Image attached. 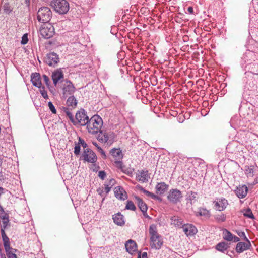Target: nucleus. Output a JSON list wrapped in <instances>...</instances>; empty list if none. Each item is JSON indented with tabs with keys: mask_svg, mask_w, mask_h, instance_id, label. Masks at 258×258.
Masks as SVG:
<instances>
[{
	"mask_svg": "<svg viewBox=\"0 0 258 258\" xmlns=\"http://www.w3.org/2000/svg\"><path fill=\"white\" fill-rule=\"evenodd\" d=\"M247 187L245 185H242L237 187L235 193L239 198H243L247 195Z\"/></svg>",
	"mask_w": 258,
	"mask_h": 258,
	"instance_id": "dca6fc26",
	"label": "nucleus"
},
{
	"mask_svg": "<svg viewBox=\"0 0 258 258\" xmlns=\"http://www.w3.org/2000/svg\"><path fill=\"white\" fill-rule=\"evenodd\" d=\"M51 5L54 10L60 14H64L68 12L70 7L66 0H53Z\"/></svg>",
	"mask_w": 258,
	"mask_h": 258,
	"instance_id": "20e7f679",
	"label": "nucleus"
},
{
	"mask_svg": "<svg viewBox=\"0 0 258 258\" xmlns=\"http://www.w3.org/2000/svg\"><path fill=\"white\" fill-rule=\"evenodd\" d=\"M25 3L27 5L29 6L30 4V0H25Z\"/></svg>",
	"mask_w": 258,
	"mask_h": 258,
	"instance_id": "e2e57ef3",
	"label": "nucleus"
},
{
	"mask_svg": "<svg viewBox=\"0 0 258 258\" xmlns=\"http://www.w3.org/2000/svg\"><path fill=\"white\" fill-rule=\"evenodd\" d=\"M115 183V180L114 179L111 178L109 180L108 183L107 184L109 185V186H111V187H112L114 185Z\"/></svg>",
	"mask_w": 258,
	"mask_h": 258,
	"instance_id": "864d4df0",
	"label": "nucleus"
},
{
	"mask_svg": "<svg viewBox=\"0 0 258 258\" xmlns=\"http://www.w3.org/2000/svg\"><path fill=\"white\" fill-rule=\"evenodd\" d=\"M142 258H148V254H147V253L145 252H143V254H142Z\"/></svg>",
	"mask_w": 258,
	"mask_h": 258,
	"instance_id": "4d7b16f0",
	"label": "nucleus"
},
{
	"mask_svg": "<svg viewBox=\"0 0 258 258\" xmlns=\"http://www.w3.org/2000/svg\"><path fill=\"white\" fill-rule=\"evenodd\" d=\"M28 38L27 34H25L23 35L22 37V40L21 41V43L23 45H25L28 43Z\"/></svg>",
	"mask_w": 258,
	"mask_h": 258,
	"instance_id": "ea45409f",
	"label": "nucleus"
},
{
	"mask_svg": "<svg viewBox=\"0 0 258 258\" xmlns=\"http://www.w3.org/2000/svg\"><path fill=\"white\" fill-rule=\"evenodd\" d=\"M93 144L96 147H97V148L98 149V147H100L98 145V144L96 143V142H93Z\"/></svg>",
	"mask_w": 258,
	"mask_h": 258,
	"instance_id": "680f3d73",
	"label": "nucleus"
},
{
	"mask_svg": "<svg viewBox=\"0 0 258 258\" xmlns=\"http://www.w3.org/2000/svg\"><path fill=\"white\" fill-rule=\"evenodd\" d=\"M80 160H82L84 162L94 163L96 162L97 157L95 153L92 150L86 148L84 149L82 153Z\"/></svg>",
	"mask_w": 258,
	"mask_h": 258,
	"instance_id": "0eeeda50",
	"label": "nucleus"
},
{
	"mask_svg": "<svg viewBox=\"0 0 258 258\" xmlns=\"http://www.w3.org/2000/svg\"><path fill=\"white\" fill-rule=\"evenodd\" d=\"M31 82L35 87L40 88L42 85L40 75L39 73H32L31 75Z\"/></svg>",
	"mask_w": 258,
	"mask_h": 258,
	"instance_id": "412c9836",
	"label": "nucleus"
},
{
	"mask_svg": "<svg viewBox=\"0 0 258 258\" xmlns=\"http://www.w3.org/2000/svg\"><path fill=\"white\" fill-rule=\"evenodd\" d=\"M137 187L145 194H146L147 196L151 197L153 199H156L157 198V196L155 194L146 190L142 186L139 185L137 186Z\"/></svg>",
	"mask_w": 258,
	"mask_h": 258,
	"instance_id": "473e14b6",
	"label": "nucleus"
},
{
	"mask_svg": "<svg viewBox=\"0 0 258 258\" xmlns=\"http://www.w3.org/2000/svg\"><path fill=\"white\" fill-rule=\"evenodd\" d=\"M48 107L49 108V109L52 112V113H53V114H56V110L54 106L53 105V103L51 102L50 101V102H48Z\"/></svg>",
	"mask_w": 258,
	"mask_h": 258,
	"instance_id": "58836bf2",
	"label": "nucleus"
},
{
	"mask_svg": "<svg viewBox=\"0 0 258 258\" xmlns=\"http://www.w3.org/2000/svg\"><path fill=\"white\" fill-rule=\"evenodd\" d=\"M149 233L151 235V247L156 249L161 248L163 244L162 237L158 233L157 227H150Z\"/></svg>",
	"mask_w": 258,
	"mask_h": 258,
	"instance_id": "7ed1b4c3",
	"label": "nucleus"
},
{
	"mask_svg": "<svg viewBox=\"0 0 258 258\" xmlns=\"http://www.w3.org/2000/svg\"><path fill=\"white\" fill-rule=\"evenodd\" d=\"M87 129L89 133L95 135L101 133V128L103 125L102 118L98 115H93L88 121Z\"/></svg>",
	"mask_w": 258,
	"mask_h": 258,
	"instance_id": "f257e3e1",
	"label": "nucleus"
},
{
	"mask_svg": "<svg viewBox=\"0 0 258 258\" xmlns=\"http://www.w3.org/2000/svg\"><path fill=\"white\" fill-rule=\"evenodd\" d=\"M99 133L97 137V140L101 143L107 142L109 139L108 135L106 134H103L102 131Z\"/></svg>",
	"mask_w": 258,
	"mask_h": 258,
	"instance_id": "72a5a7b5",
	"label": "nucleus"
},
{
	"mask_svg": "<svg viewBox=\"0 0 258 258\" xmlns=\"http://www.w3.org/2000/svg\"><path fill=\"white\" fill-rule=\"evenodd\" d=\"M197 192L190 191L187 193V200L188 201L190 202L191 204H192L193 202L197 201Z\"/></svg>",
	"mask_w": 258,
	"mask_h": 258,
	"instance_id": "7c9ffc66",
	"label": "nucleus"
},
{
	"mask_svg": "<svg viewBox=\"0 0 258 258\" xmlns=\"http://www.w3.org/2000/svg\"><path fill=\"white\" fill-rule=\"evenodd\" d=\"M113 219L115 224L118 226H121L125 224L124 216L120 213L113 215Z\"/></svg>",
	"mask_w": 258,
	"mask_h": 258,
	"instance_id": "393cba45",
	"label": "nucleus"
},
{
	"mask_svg": "<svg viewBox=\"0 0 258 258\" xmlns=\"http://www.w3.org/2000/svg\"><path fill=\"white\" fill-rule=\"evenodd\" d=\"M187 11L189 14H192L194 13V9L192 7H189L187 8Z\"/></svg>",
	"mask_w": 258,
	"mask_h": 258,
	"instance_id": "5fc2aeb1",
	"label": "nucleus"
},
{
	"mask_svg": "<svg viewBox=\"0 0 258 258\" xmlns=\"http://www.w3.org/2000/svg\"><path fill=\"white\" fill-rule=\"evenodd\" d=\"M4 180V175L2 172V169L0 170V181Z\"/></svg>",
	"mask_w": 258,
	"mask_h": 258,
	"instance_id": "6e6d98bb",
	"label": "nucleus"
},
{
	"mask_svg": "<svg viewBox=\"0 0 258 258\" xmlns=\"http://www.w3.org/2000/svg\"><path fill=\"white\" fill-rule=\"evenodd\" d=\"M244 215L250 218H253V215L250 209L247 210Z\"/></svg>",
	"mask_w": 258,
	"mask_h": 258,
	"instance_id": "c03bdc74",
	"label": "nucleus"
},
{
	"mask_svg": "<svg viewBox=\"0 0 258 258\" xmlns=\"http://www.w3.org/2000/svg\"><path fill=\"white\" fill-rule=\"evenodd\" d=\"M74 154L76 155H78L80 154V145L79 144V143H78L77 144H76L75 146V148H74Z\"/></svg>",
	"mask_w": 258,
	"mask_h": 258,
	"instance_id": "a19ab883",
	"label": "nucleus"
},
{
	"mask_svg": "<svg viewBox=\"0 0 258 258\" xmlns=\"http://www.w3.org/2000/svg\"><path fill=\"white\" fill-rule=\"evenodd\" d=\"M236 232L237 233V234L240 237H242V238H243V239L244 240H247L248 238L246 237V235H245V234L244 233V232L243 231H236Z\"/></svg>",
	"mask_w": 258,
	"mask_h": 258,
	"instance_id": "49530a36",
	"label": "nucleus"
},
{
	"mask_svg": "<svg viewBox=\"0 0 258 258\" xmlns=\"http://www.w3.org/2000/svg\"><path fill=\"white\" fill-rule=\"evenodd\" d=\"M0 220L2 221L4 226H7L9 222V215L5 212L4 209L0 212Z\"/></svg>",
	"mask_w": 258,
	"mask_h": 258,
	"instance_id": "c85d7f7f",
	"label": "nucleus"
},
{
	"mask_svg": "<svg viewBox=\"0 0 258 258\" xmlns=\"http://www.w3.org/2000/svg\"><path fill=\"white\" fill-rule=\"evenodd\" d=\"M170 224L174 226H192L190 224H183V220L181 218L178 216H172L170 218Z\"/></svg>",
	"mask_w": 258,
	"mask_h": 258,
	"instance_id": "4be33fe9",
	"label": "nucleus"
},
{
	"mask_svg": "<svg viewBox=\"0 0 258 258\" xmlns=\"http://www.w3.org/2000/svg\"><path fill=\"white\" fill-rule=\"evenodd\" d=\"M228 247L229 246L228 245L227 243H226L225 242H219L216 246V249L218 251L223 252L226 251Z\"/></svg>",
	"mask_w": 258,
	"mask_h": 258,
	"instance_id": "c756f323",
	"label": "nucleus"
},
{
	"mask_svg": "<svg viewBox=\"0 0 258 258\" xmlns=\"http://www.w3.org/2000/svg\"><path fill=\"white\" fill-rule=\"evenodd\" d=\"M89 119L85 110H80L76 113L73 124L76 126H85Z\"/></svg>",
	"mask_w": 258,
	"mask_h": 258,
	"instance_id": "423d86ee",
	"label": "nucleus"
},
{
	"mask_svg": "<svg viewBox=\"0 0 258 258\" xmlns=\"http://www.w3.org/2000/svg\"><path fill=\"white\" fill-rule=\"evenodd\" d=\"M104 192H105V195H107L109 193L111 188V186H109V185H107V184H104Z\"/></svg>",
	"mask_w": 258,
	"mask_h": 258,
	"instance_id": "3c124183",
	"label": "nucleus"
},
{
	"mask_svg": "<svg viewBox=\"0 0 258 258\" xmlns=\"http://www.w3.org/2000/svg\"><path fill=\"white\" fill-rule=\"evenodd\" d=\"M182 197L181 192L177 189L170 190L167 196L168 200L174 204L180 202Z\"/></svg>",
	"mask_w": 258,
	"mask_h": 258,
	"instance_id": "1a4fd4ad",
	"label": "nucleus"
},
{
	"mask_svg": "<svg viewBox=\"0 0 258 258\" xmlns=\"http://www.w3.org/2000/svg\"><path fill=\"white\" fill-rule=\"evenodd\" d=\"M195 213L197 216L201 217L202 219H207L210 216V211L204 208H198Z\"/></svg>",
	"mask_w": 258,
	"mask_h": 258,
	"instance_id": "6ab92c4d",
	"label": "nucleus"
},
{
	"mask_svg": "<svg viewBox=\"0 0 258 258\" xmlns=\"http://www.w3.org/2000/svg\"><path fill=\"white\" fill-rule=\"evenodd\" d=\"M245 240L246 241V242H239L237 244L235 248V250L237 253H242L244 251L248 250L250 248L251 246L250 241L248 239Z\"/></svg>",
	"mask_w": 258,
	"mask_h": 258,
	"instance_id": "ddd939ff",
	"label": "nucleus"
},
{
	"mask_svg": "<svg viewBox=\"0 0 258 258\" xmlns=\"http://www.w3.org/2000/svg\"><path fill=\"white\" fill-rule=\"evenodd\" d=\"M215 219L219 222H223L226 220V216L224 214H217L215 216Z\"/></svg>",
	"mask_w": 258,
	"mask_h": 258,
	"instance_id": "f704fd0d",
	"label": "nucleus"
},
{
	"mask_svg": "<svg viewBox=\"0 0 258 258\" xmlns=\"http://www.w3.org/2000/svg\"><path fill=\"white\" fill-rule=\"evenodd\" d=\"M63 78V73L60 69L56 70L52 74V78L55 86H56L59 81Z\"/></svg>",
	"mask_w": 258,
	"mask_h": 258,
	"instance_id": "f3484780",
	"label": "nucleus"
},
{
	"mask_svg": "<svg viewBox=\"0 0 258 258\" xmlns=\"http://www.w3.org/2000/svg\"><path fill=\"white\" fill-rule=\"evenodd\" d=\"M125 208L128 210L135 211L136 209V207L134 205V203L132 201H127L125 206Z\"/></svg>",
	"mask_w": 258,
	"mask_h": 258,
	"instance_id": "c9c22d12",
	"label": "nucleus"
},
{
	"mask_svg": "<svg viewBox=\"0 0 258 258\" xmlns=\"http://www.w3.org/2000/svg\"><path fill=\"white\" fill-rule=\"evenodd\" d=\"M4 11L6 14H10L13 10L12 8L8 3H5L3 6Z\"/></svg>",
	"mask_w": 258,
	"mask_h": 258,
	"instance_id": "e433bc0d",
	"label": "nucleus"
},
{
	"mask_svg": "<svg viewBox=\"0 0 258 258\" xmlns=\"http://www.w3.org/2000/svg\"><path fill=\"white\" fill-rule=\"evenodd\" d=\"M110 153L116 160H121L123 157L122 151L119 148L111 149Z\"/></svg>",
	"mask_w": 258,
	"mask_h": 258,
	"instance_id": "a878e982",
	"label": "nucleus"
},
{
	"mask_svg": "<svg viewBox=\"0 0 258 258\" xmlns=\"http://www.w3.org/2000/svg\"><path fill=\"white\" fill-rule=\"evenodd\" d=\"M168 187L169 185L165 182L158 183L155 186L156 193L157 195H162L167 190Z\"/></svg>",
	"mask_w": 258,
	"mask_h": 258,
	"instance_id": "aec40b11",
	"label": "nucleus"
},
{
	"mask_svg": "<svg viewBox=\"0 0 258 258\" xmlns=\"http://www.w3.org/2000/svg\"><path fill=\"white\" fill-rule=\"evenodd\" d=\"M106 176V173L104 171H100L98 173V176L102 179L104 180Z\"/></svg>",
	"mask_w": 258,
	"mask_h": 258,
	"instance_id": "de8ad7c7",
	"label": "nucleus"
},
{
	"mask_svg": "<svg viewBox=\"0 0 258 258\" xmlns=\"http://www.w3.org/2000/svg\"><path fill=\"white\" fill-rule=\"evenodd\" d=\"M223 238L227 241L237 242L239 241V238L233 235L227 229H224L222 233Z\"/></svg>",
	"mask_w": 258,
	"mask_h": 258,
	"instance_id": "4468645a",
	"label": "nucleus"
},
{
	"mask_svg": "<svg viewBox=\"0 0 258 258\" xmlns=\"http://www.w3.org/2000/svg\"><path fill=\"white\" fill-rule=\"evenodd\" d=\"M62 93L64 97H67L68 95H71L75 91V88L70 81H66L62 86Z\"/></svg>",
	"mask_w": 258,
	"mask_h": 258,
	"instance_id": "f8f14e48",
	"label": "nucleus"
},
{
	"mask_svg": "<svg viewBox=\"0 0 258 258\" xmlns=\"http://www.w3.org/2000/svg\"><path fill=\"white\" fill-rule=\"evenodd\" d=\"M44 61L49 66L55 67L59 61V56L54 52L49 53L46 55Z\"/></svg>",
	"mask_w": 258,
	"mask_h": 258,
	"instance_id": "9d476101",
	"label": "nucleus"
},
{
	"mask_svg": "<svg viewBox=\"0 0 258 258\" xmlns=\"http://www.w3.org/2000/svg\"><path fill=\"white\" fill-rule=\"evenodd\" d=\"M114 194L115 196L118 199L124 200L127 198L126 192L120 187L115 188Z\"/></svg>",
	"mask_w": 258,
	"mask_h": 258,
	"instance_id": "5701e85b",
	"label": "nucleus"
},
{
	"mask_svg": "<svg viewBox=\"0 0 258 258\" xmlns=\"http://www.w3.org/2000/svg\"><path fill=\"white\" fill-rule=\"evenodd\" d=\"M116 167L119 169H122L123 163L120 160H116L114 162Z\"/></svg>",
	"mask_w": 258,
	"mask_h": 258,
	"instance_id": "8fccbe9b",
	"label": "nucleus"
},
{
	"mask_svg": "<svg viewBox=\"0 0 258 258\" xmlns=\"http://www.w3.org/2000/svg\"><path fill=\"white\" fill-rule=\"evenodd\" d=\"M5 189L2 187H0V196L4 194Z\"/></svg>",
	"mask_w": 258,
	"mask_h": 258,
	"instance_id": "bf43d9fd",
	"label": "nucleus"
},
{
	"mask_svg": "<svg viewBox=\"0 0 258 258\" xmlns=\"http://www.w3.org/2000/svg\"><path fill=\"white\" fill-rule=\"evenodd\" d=\"M245 173L248 176H252L253 175V168L248 167L247 169H246Z\"/></svg>",
	"mask_w": 258,
	"mask_h": 258,
	"instance_id": "79ce46f5",
	"label": "nucleus"
},
{
	"mask_svg": "<svg viewBox=\"0 0 258 258\" xmlns=\"http://www.w3.org/2000/svg\"><path fill=\"white\" fill-rule=\"evenodd\" d=\"M52 17V12L47 7H41L37 12V20L41 23L48 22Z\"/></svg>",
	"mask_w": 258,
	"mask_h": 258,
	"instance_id": "39448f33",
	"label": "nucleus"
},
{
	"mask_svg": "<svg viewBox=\"0 0 258 258\" xmlns=\"http://www.w3.org/2000/svg\"><path fill=\"white\" fill-rule=\"evenodd\" d=\"M137 258H141V252H139V253L138 254V256Z\"/></svg>",
	"mask_w": 258,
	"mask_h": 258,
	"instance_id": "0e129e2a",
	"label": "nucleus"
},
{
	"mask_svg": "<svg viewBox=\"0 0 258 258\" xmlns=\"http://www.w3.org/2000/svg\"><path fill=\"white\" fill-rule=\"evenodd\" d=\"M62 109L63 111L66 113V115L68 117L71 122L73 124L75 118H74V116L71 112V110L72 109H70L68 107H62Z\"/></svg>",
	"mask_w": 258,
	"mask_h": 258,
	"instance_id": "2f4dec72",
	"label": "nucleus"
},
{
	"mask_svg": "<svg viewBox=\"0 0 258 258\" xmlns=\"http://www.w3.org/2000/svg\"><path fill=\"white\" fill-rule=\"evenodd\" d=\"M66 104V107L73 109L77 106V101L73 95H71L68 98Z\"/></svg>",
	"mask_w": 258,
	"mask_h": 258,
	"instance_id": "cd10ccee",
	"label": "nucleus"
},
{
	"mask_svg": "<svg viewBox=\"0 0 258 258\" xmlns=\"http://www.w3.org/2000/svg\"><path fill=\"white\" fill-rule=\"evenodd\" d=\"M6 228L7 227H3V228L1 229V234L7 256L8 258H17L15 254L17 250L11 247L10 239L5 232Z\"/></svg>",
	"mask_w": 258,
	"mask_h": 258,
	"instance_id": "f03ea898",
	"label": "nucleus"
},
{
	"mask_svg": "<svg viewBox=\"0 0 258 258\" xmlns=\"http://www.w3.org/2000/svg\"><path fill=\"white\" fill-rule=\"evenodd\" d=\"M183 228V231L187 237L192 236L197 232L196 227H180Z\"/></svg>",
	"mask_w": 258,
	"mask_h": 258,
	"instance_id": "b1692460",
	"label": "nucleus"
},
{
	"mask_svg": "<svg viewBox=\"0 0 258 258\" xmlns=\"http://www.w3.org/2000/svg\"><path fill=\"white\" fill-rule=\"evenodd\" d=\"M97 192L102 197H103V196L105 197L106 195H105V192H104L103 189L99 188V189H97Z\"/></svg>",
	"mask_w": 258,
	"mask_h": 258,
	"instance_id": "603ef678",
	"label": "nucleus"
},
{
	"mask_svg": "<svg viewBox=\"0 0 258 258\" xmlns=\"http://www.w3.org/2000/svg\"><path fill=\"white\" fill-rule=\"evenodd\" d=\"M149 178L148 171H141L137 176L138 180L142 183L148 182Z\"/></svg>",
	"mask_w": 258,
	"mask_h": 258,
	"instance_id": "bb28decb",
	"label": "nucleus"
},
{
	"mask_svg": "<svg viewBox=\"0 0 258 258\" xmlns=\"http://www.w3.org/2000/svg\"><path fill=\"white\" fill-rule=\"evenodd\" d=\"M214 208L218 211H223L228 205V201L224 198H220L216 199L213 201Z\"/></svg>",
	"mask_w": 258,
	"mask_h": 258,
	"instance_id": "9b49d317",
	"label": "nucleus"
},
{
	"mask_svg": "<svg viewBox=\"0 0 258 258\" xmlns=\"http://www.w3.org/2000/svg\"><path fill=\"white\" fill-rule=\"evenodd\" d=\"M0 256L1 258H6V255L4 253H2V249L0 248Z\"/></svg>",
	"mask_w": 258,
	"mask_h": 258,
	"instance_id": "052dcab7",
	"label": "nucleus"
},
{
	"mask_svg": "<svg viewBox=\"0 0 258 258\" xmlns=\"http://www.w3.org/2000/svg\"><path fill=\"white\" fill-rule=\"evenodd\" d=\"M39 32L40 35L45 39L52 37L55 33L54 27L50 24L42 27Z\"/></svg>",
	"mask_w": 258,
	"mask_h": 258,
	"instance_id": "6e6552de",
	"label": "nucleus"
},
{
	"mask_svg": "<svg viewBox=\"0 0 258 258\" xmlns=\"http://www.w3.org/2000/svg\"><path fill=\"white\" fill-rule=\"evenodd\" d=\"M3 159L2 155H0V167H1L3 165Z\"/></svg>",
	"mask_w": 258,
	"mask_h": 258,
	"instance_id": "13d9d810",
	"label": "nucleus"
},
{
	"mask_svg": "<svg viewBox=\"0 0 258 258\" xmlns=\"http://www.w3.org/2000/svg\"><path fill=\"white\" fill-rule=\"evenodd\" d=\"M98 151L100 153L103 159L106 158V155L105 154V153L101 147H98Z\"/></svg>",
	"mask_w": 258,
	"mask_h": 258,
	"instance_id": "09e8293b",
	"label": "nucleus"
},
{
	"mask_svg": "<svg viewBox=\"0 0 258 258\" xmlns=\"http://www.w3.org/2000/svg\"><path fill=\"white\" fill-rule=\"evenodd\" d=\"M43 80H44V81L45 83L46 84L47 86L48 87H49V86H50V81L49 80V77L45 75H44L43 76Z\"/></svg>",
	"mask_w": 258,
	"mask_h": 258,
	"instance_id": "37998d69",
	"label": "nucleus"
},
{
	"mask_svg": "<svg viewBox=\"0 0 258 258\" xmlns=\"http://www.w3.org/2000/svg\"><path fill=\"white\" fill-rule=\"evenodd\" d=\"M135 198L137 202L138 206L145 217H148V216L147 214V206L146 203L143 201L142 199L138 196L135 197Z\"/></svg>",
	"mask_w": 258,
	"mask_h": 258,
	"instance_id": "a211bd4d",
	"label": "nucleus"
},
{
	"mask_svg": "<svg viewBox=\"0 0 258 258\" xmlns=\"http://www.w3.org/2000/svg\"><path fill=\"white\" fill-rule=\"evenodd\" d=\"M126 250L130 254L133 255L137 250V245L133 240H128L125 244Z\"/></svg>",
	"mask_w": 258,
	"mask_h": 258,
	"instance_id": "2eb2a0df",
	"label": "nucleus"
},
{
	"mask_svg": "<svg viewBox=\"0 0 258 258\" xmlns=\"http://www.w3.org/2000/svg\"><path fill=\"white\" fill-rule=\"evenodd\" d=\"M2 209H4L3 208V207L1 206H0V212H2Z\"/></svg>",
	"mask_w": 258,
	"mask_h": 258,
	"instance_id": "69168bd1",
	"label": "nucleus"
},
{
	"mask_svg": "<svg viewBox=\"0 0 258 258\" xmlns=\"http://www.w3.org/2000/svg\"><path fill=\"white\" fill-rule=\"evenodd\" d=\"M78 143L79 145H81V146L84 148H86L87 147V144L86 143V142L84 141V140L82 139L80 137L79 138V142Z\"/></svg>",
	"mask_w": 258,
	"mask_h": 258,
	"instance_id": "a18cd8bd",
	"label": "nucleus"
},
{
	"mask_svg": "<svg viewBox=\"0 0 258 258\" xmlns=\"http://www.w3.org/2000/svg\"><path fill=\"white\" fill-rule=\"evenodd\" d=\"M40 88V92L41 93V95L43 96V97L44 99H48V96L47 95V92L45 90V87L41 86L40 88Z\"/></svg>",
	"mask_w": 258,
	"mask_h": 258,
	"instance_id": "4c0bfd02",
	"label": "nucleus"
}]
</instances>
